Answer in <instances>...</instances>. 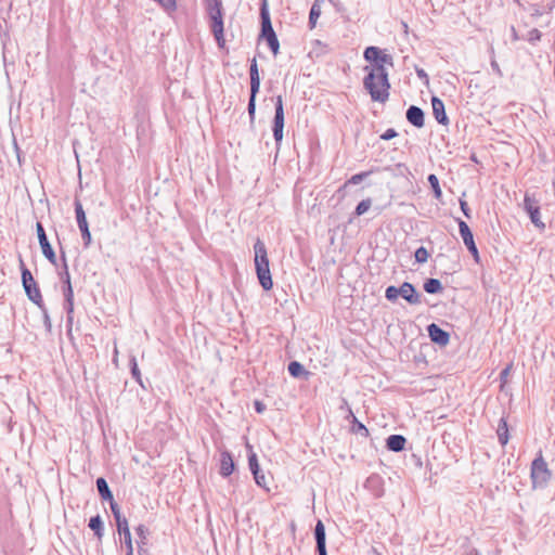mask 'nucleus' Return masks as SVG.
Here are the masks:
<instances>
[{"instance_id": "f257e3e1", "label": "nucleus", "mask_w": 555, "mask_h": 555, "mask_svg": "<svg viewBox=\"0 0 555 555\" xmlns=\"http://www.w3.org/2000/svg\"><path fill=\"white\" fill-rule=\"evenodd\" d=\"M365 61L372 63V66H364L367 73L363 79V87L370 93L373 101H382V49L378 47H367L363 54Z\"/></svg>"}, {"instance_id": "f03ea898", "label": "nucleus", "mask_w": 555, "mask_h": 555, "mask_svg": "<svg viewBox=\"0 0 555 555\" xmlns=\"http://www.w3.org/2000/svg\"><path fill=\"white\" fill-rule=\"evenodd\" d=\"M384 171L387 172V186L393 193L392 196H400L411 191L412 173L405 164L398 162L393 166L384 167Z\"/></svg>"}, {"instance_id": "7ed1b4c3", "label": "nucleus", "mask_w": 555, "mask_h": 555, "mask_svg": "<svg viewBox=\"0 0 555 555\" xmlns=\"http://www.w3.org/2000/svg\"><path fill=\"white\" fill-rule=\"evenodd\" d=\"M254 251L255 268L259 283L264 291H270L273 286V282L269 268V258L267 247L260 238H257V241L255 242Z\"/></svg>"}, {"instance_id": "20e7f679", "label": "nucleus", "mask_w": 555, "mask_h": 555, "mask_svg": "<svg viewBox=\"0 0 555 555\" xmlns=\"http://www.w3.org/2000/svg\"><path fill=\"white\" fill-rule=\"evenodd\" d=\"M20 268L22 273V284L28 299L38 308H43V299L40 288L29 269L26 268L22 257H20Z\"/></svg>"}, {"instance_id": "39448f33", "label": "nucleus", "mask_w": 555, "mask_h": 555, "mask_svg": "<svg viewBox=\"0 0 555 555\" xmlns=\"http://www.w3.org/2000/svg\"><path fill=\"white\" fill-rule=\"evenodd\" d=\"M530 476L533 488L545 487L552 477L547 463L543 459L542 451L538 453L537 457L531 463Z\"/></svg>"}, {"instance_id": "423d86ee", "label": "nucleus", "mask_w": 555, "mask_h": 555, "mask_svg": "<svg viewBox=\"0 0 555 555\" xmlns=\"http://www.w3.org/2000/svg\"><path fill=\"white\" fill-rule=\"evenodd\" d=\"M524 209L529 215L531 222L539 229L544 230L545 223L541 220L540 202L533 195L526 193L524 197Z\"/></svg>"}, {"instance_id": "0eeeda50", "label": "nucleus", "mask_w": 555, "mask_h": 555, "mask_svg": "<svg viewBox=\"0 0 555 555\" xmlns=\"http://www.w3.org/2000/svg\"><path fill=\"white\" fill-rule=\"evenodd\" d=\"M74 206H75L77 224H78V228L80 230L81 237L83 241V247L88 248L91 244L92 237H91V233L89 230V224L87 221L86 212H85L82 204L78 197H75Z\"/></svg>"}, {"instance_id": "6e6552de", "label": "nucleus", "mask_w": 555, "mask_h": 555, "mask_svg": "<svg viewBox=\"0 0 555 555\" xmlns=\"http://www.w3.org/2000/svg\"><path fill=\"white\" fill-rule=\"evenodd\" d=\"M36 231H37V236H38L39 245L41 247L43 256L52 264H56V255H55L54 249L52 248V246H51V244H50V242L48 240L46 230H44V228H43L41 222H37L36 223Z\"/></svg>"}, {"instance_id": "1a4fd4ad", "label": "nucleus", "mask_w": 555, "mask_h": 555, "mask_svg": "<svg viewBox=\"0 0 555 555\" xmlns=\"http://www.w3.org/2000/svg\"><path fill=\"white\" fill-rule=\"evenodd\" d=\"M260 22H261V29H260L259 40L267 39L269 37L276 35L273 29L272 23H271V17H270L267 0H262L261 7H260Z\"/></svg>"}, {"instance_id": "9d476101", "label": "nucleus", "mask_w": 555, "mask_h": 555, "mask_svg": "<svg viewBox=\"0 0 555 555\" xmlns=\"http://www.w3.org/2000/svg\"><path fill=\"white\" fill-rule=\"evenodd\" d=\"M459 230H460V234L463 238L465 246L467 247L469 253L473 255L475 261L479 262V253H478L477 246L474 241L473 233H472L468 224L463 220H459Z\"/></svg>"}, {"instance_id": "9b49d317", "label": "nucleus", "mask_w": 555, "mask_h": 555, "mask_svg": "<svg viewBox=\"0 0 555 555\" xmlns=\"http://www.w3.org/2000/svg\"><path fill=\"white\" fill-rule=\"evenodd\" d=\"M260 90V77H257L256 80H250V95L247 105V112L249 116L250 126L255 125L256 117V98Z\"/></svg>"}, {"instance_id": "f8f14e48", "label": "nucleus", "mask_w": 555, "mask_h": 555, "mask_svg": "<svg viewBox=\"0 0 555 555\" xmlns=\"http://www.w3.org/2000/svg\"><path fill=\"white\" fill-rule=\"evenodd\" d=\"M427 332L431 341L435 344L446 346L450 341V334L435 323H431L427 326Z\"/></svg>"}, {"instance_id": "ddd939ff", "label": "nucleus", "mask_w": 555, "mask_h": 555, "mask_svg": "<svg viewBox=\"0 0 555 555\" xmlns=\"http://www.w3.org/2000/svg\"><path fill=\"white\" fill-rule=\"evenodd\" d=\"M399 296L405 299L410 305H418L421 304V295L417 293L415 287L409 283L404 282L399 287Z\"/></svg>"}, {"instance_id": "4468645a", "label": "nucleus", "mask_w": 555, "mask_h": 555, "mask_svg": "<svg viewBox=\"0 0 555 555\" xmlns=\"http://www.w3.org/2000/svg\"><path fill=\"white\" fill-rule=\"evenodd\" d=\"M406 119L408 121L416 127V128H423L424 125H425V114L423 112V109L418 106H415V105H411L408 109H406Z\"/></svg>"}, {"instance_id": "2eb2a0df", "label": "nucleus", "mask_w": 555, "mask_h": 555, "mask_svg": "<svg viewBox=\"0 0 555 555\" xmlns=\"http://www.w3.org/2000/svg\"><path fill=\"white\" fill-rule=\"evenodd\" d=\"M431 107H433V115L436 118V120L443 126H447L449 124V118L446 114L444 109V103L441 99L438 96L431 98Z\"/></svg>"}, {"instance_id": "dca6fc26", "label": "nucleus", "mask_w": 555, "mask_h": 555, "mask_svg": "<svg viewBox=\"0 0 555 555\" xmlns=\"http://www.w3.org/2000/svg\"><path fill=\"white\" fill-rule=\"evenodd\" d=\"M210 30L217 41V44L220 49L224 48V28H223V18H212L210 21Z\"/></svg>"}, {"instance_id": "f3484780", "label": "nucleus", "mask_w": 555, "mask_h": 555, "mask_svg": "<svg viewBox=\"0 0 555 555\" xmlns=\"http://www.w3.org/2000/svg\"><path fill=\"white\" fill-rule=\"evenodd\" d=\"M235 468V464L232 454L229 451H222L220 454V475L222 477H229Z\"/></svg>"}, {"instance_id": "a211bd4d", "label": "nucleus", "mask_w": 555, "mask_h": 555, "mask_svg": "<svg viewBox=\"0 0 555 555\" xmlns=\"http://www.w3.org/2000/svg\"><path fill=\"white\" fill-rule=\"evenodd\" d=\"M314 539L317 552L326 551V532L322 520H318L314 527Z\"/></svg>"}, {"instance_id": "6ab92c4d", "label": "nucleus", "mask_w": 555, "mask_h": 555, "mask_svg": "<svg viewBox=\"0 0 555 555\" xmlns=\"http://www.w3.org/2000/svg\"><path fill=\"white\" fill-rule=\"evenodd\" d=\"M406 444V438L402 435H391L386 439V448L392 452H401Z\"/></svg>"}, {"instance_id": "aec40b11", "label": "nucleus", "mask_w": 555, "mask_h": 555, "mask_svg": "<svg viewBox=\"0 0 555 555\" xmlns=\"http://www.w3.org/2000/svg\"><path fill=\"white\" fill-rule=\"evenodd\" d=\"M498 439L501 446H506L509 439L508 426L505 417H501L496 428Z\"/></svg>"}, {"instance_id": "412c9836", "label": "nucleus", "mask_w": 555, "mask_h": 555, "mask_svg": "<svg viewBox=\"0 0 555 555\" xmlns=\"http://www.w3.org/2000/svg\"><path fill=\"white\" fill-rule=\"evenodd\" d=\"M273 126L284 127V107L282 95L275 98V114L273 118Z\"/></svg>"}, {"instance_id": "4be33fe9", "label": "nucleus", "mask_w": 555, "mask_h": 555, "mask_svg": "<svg viewBox=\"0 0 555 555\" xmlns=\"http://www.w3.org/2000/svg\"><path fill=\"white\" fill-rule=\"evenodd\" d=\"M287 369H288L289 375L295 377V378H300V377L307 378L308 375H309V372L306 371L304 365L300 362H298V361L289 362Z\"/></svg>"}, {"instance_id": "5701e85b", "label": "nucleus", "mask_w": 555, "mask_h": 555, "mask_svg": "<svg viewBox=\"0 0 555 555\" xmlns=\"http://www.w3.org/2000/svg\"><path fill=\"white\" fill-rule=\"evenodd\" d=\"M96 489L103 501L112 500V498H114L107 481L103 477H99L96 479Z\"/></svg>"}, {"instance_id": "b1692460", "label": "nucleus", "mask_w": 555, "mask_h": 555, "mask_svg": "<svg viewBox=\"0 0 555 555\" xmlns=\"http://www.w3.org/2000/svg\"><path fill=\"white\" fill-rule=\"evenodd\" d=\"M89 528L94 532V535L101 540L104 534L103 520L100 515H95L89 520Z\"/></svg>"}, {"instance_id": "393cba45", "label": "nucleus", "mask_w": 555, "mask_h": 555, "mask_svg": "<svg viewBox=\"0 0 555 555\" xmlns=\"http://www.w3.org/2000/svg\"><path fill=\"white\" fill-rule=\"evenodd\" d=\"M207 11L210 21H212V18H223L222 2L220 0H208Z\"/></svg>"}, {"instance_id": "a878e982", "label": "nucleus", "mask_w": 555, "mask_h": 555, "mask_svg": "<svg viewBox=\"0 0 555 555\" xmlns=\"http://www.w3.org/2000/svg\"><path fill=\"white\" fill-rule=\"evenodd\" d=\"M424 291L428 294H438L443 291V287L438 279H428L424 283Z\"/></svg>"}, {"instance_id": "bb28decb", "label": "nucleus", "mask_w": 555, "mask_h": 555, "mask_svg": "<svg viewBox=\"0 0 555 555\" xmlns=\"http://www.w3.org/2000/svg\"><path fill=\"white\" fill-rule=\"evenodd\" d=\"M129 365H130V372H131V376L132 378L135 379V382L142 387V388H145L144 384H143V380H142V376H141V372L139 370V366H138V363H137V359L134 356H131L130 359H129Z\"/></svg>"}, {"instance_id": "cd10ccee", "label": "nucleus", "mask_w": 555, "mask_h": 555, "mask_svg": "<svg viewBox=\"0 0 555 555\" xmlns=\"http://www.w3.org/2000/svg\"><path fill=\"white\" fill-rule=\"evenodd\" d=\"M60 254H61V259H62L63 269H64V271L61 273V280L63 282V285H67L68 283H70V275L68 272V266H67V261H66L65 251L63 250L62 246L60 247Z\"/></svg>"}, {"instance_id": "c85d7f7f", "label": "nucleus", "mask_w": 555, "mask_h": 555, "mask_svg": "<svg viewBox=\"0 0 555 555\" xmlns=\"http://www.w3.org/2000/svg\"><path fill=\"white\" fill-rule=\"evenodd\" d=\"M320 15H321V9H320V5L318 4V2L315 1L312 4L310 12H309V26L311 29L315 27L317 21L320 17Z\"/></svg>"}, {"instance_id": "c756f323", "label": "nucleus", "mask_w": 555, "mask_h": 555, "mask_svg": "<svg viewBox=\"0 0 555 555\" xmlns=\"http://www.w3.org/2000/svg\"><path fill=\"white\" fill-rule=\"evenodd\" d=\"M428 182L433 189L434 195L437 199H439L442 196V191L439 185V180L436 175L431 173L428 176Z\"/></svg>"}, {"instance_id": "7c9ffc66", "label": "nucleus", "mask_w": 555, "mask_h": 555, "mask_svg": "<svg viewBox=\"0 0 555 555\" xmlns=\"http://www.w3.org/2000/svg\"><path fill=\"white\" fill-rule=\"evenodd\" d=\"M371 171H363V172H360V173H357V175H353L349 180H347V182L345 183V188L349 186V185H356V184H359L361 183L365 178H367L370 176Z\"/></svg>"}, {"instance_id": "2f4dec72", "label": "nucleus", "mask_w": 555, "mask_h": 555, "mask_svg": "<svg viewBox=\"0 0 555 555\" xmlns=\"http://www.w3.org/2000/svg\"><path fill=\"white\" fill-rule=\"evenodd\" d=\"M119 534L130 531L128 520L125 516L120 515L114 518Z\"/></svg>"}, {"instance_id": "473e14b6", "label": "nucleus", "mask_w": 555, "mask_h": 555, "mask_svg": "<svg viewBox=\"0 0 555 555\" xmlns=\"http://www.w3.org/2000/svg\"><path fill=\"white\" fill-rule=\"evenodd\" d=\"M414 256L416 262L425 263L429 258V253L424 246H421L415 250Z\"/></svg>"}, {"instance_id": "72a5a7b5", "label": "nucleus", "mask_w": 555, "mask_h": 555, "mask_svg": "<svg viewBox=\"0 0 555 555\" xmlns=\"http://www.w3.org/2000/svg\"><path fill=\"white\" fill-rule=\"evenodd\" d=\"M248 466H249V469H250L253 475H257V473L261 470L260 466H259V463H258L257 455L254 452H251L248 455Z\"/></svg>"}, {"instance_id": "f704fd0d", "label": "nucleus", "mask_w": 555, "mask_h": 555, "mask_svg": "<svg viewBox=\"0 0 555 555\" xmlns=\"http://www.w3.org/2000/svg\"><path fill=\"white\" fill-rule=\"evenodd\" d=\"M268 43V47L270 48L271 52L273 53V55H278L279 51H280V42H279V39H278V36L274 35L272 37H269L267 39H264Z\"/></svg>"}, {"instance_id": "c9c22d12", "label": "nucleus", "mask_w": 555, "mask_h": 555, "mask_svg": "<svg viewBox=\"0 0 555 555\" xmlns=\"http://www.w3.org/2000/svg\"><path fill=\"white\" fill-rule=\"evenodd\" d=\"M120 535L124 537V544L127 551L126 555H133V545L130 531L121 533Z\"/></svg>"}, {"instance_id": "e433bc0d", "label": "nucleus", "mask_w": 555, "mask_h": 555, "mask_svg": "<svg viewBox=\"0 0 555 555\" xmlns=\"http://www.w3.org/2000/svg\"><path fill=\"white\" fill-rule=\"evenodd\" d=\"M513 369V363L507 364L500 373V382H501V389H503L504 385L507 383L509 373Z\"/></svg>"}, {"instance_id": "4c0bfd02", "label": "nucleus", "mask_w": 555, "mask_h": 555, "mask_svg": "<svg viewBox=\"0 0 555 555\" xmlns=\"http://www.w3.org/2000/svg\"><path fill=\"white\" fill-rule=\"evenodd\" d=\"M371 207V199H363L361 201L357 207H356V211L354 214L357 216H361L363 215L364 212H366L369 210V208Z\"/></svg>"}, {"instance_id": "58836bf2", "label": "nucleus", "mask_w": 555, "mask_h": 555, "mask_svg": "<svg viewBox=\"0 0 555 555\" xmlns=\"http://www.w3.org/2000/svg\"><path fill=\"white\" fill-rule=\"evenodd\" d=\"M385 296L388 300L395 301L399 297V287L388 286L385 292Z\"/></svg>"}, {"instance_id": "ea45409f", "label": "nucleus", "mask_w": 555, "mask_h": 555, "mask_svg": "<svg viewBox=\"0 0 555 555\" xmlns=\"http://www.w3.org/2000/svg\"><path fill=\"white\" fill-rule=\"evenodd\" d=\"M64 301H74V291L72 283H68L67 285H63L62 287Z\"/></svg>"}, {"instance_id": "a19ab883", "label": "nucleus", "mask_w": 555, "mask_h": 555, "mask_svg": "<svg viewBox=\"0 0 555 555\" xmlns=\"http://www.w3.org/2000/svg\"><path fill=\"white\" fill-rule=\"evenodd\" d=\"M254 479L259 487L269 491V488L267 486L266 476L263 475V473L261 470L258 472L257 475H254Z\"/></svg>"}, {"instance_id": "79ce46f5", "label": "nucleus", "mask_w": 555, "mask_h": 555, "mask_svg": "<svg viewBox=\"0 0 555 555\" xmlns=\"http://www.w3.org/2000/svg\"><path fill=\"white\" fill-rule=\"evenodd\" d=\"M249 76H250V80H256L257 77H260L257 61L255 57L250 61Z\"/></svg>"}, {"instance_id": "37998d69", "label": "nucleus", "mask_w": 555, "mask_h": 555, "mask_svg": "<svg viewBox=\"0 0 555 555\" xmlns=\"http://www.w3.org/2000/svg\"><path fill=\"white\" fill-rule=\"evenodd\" d=\"M283 129H284V127H280V126L272 127L273 138L275 140L276 145H280V143L283 140Z\"/></svg>"}, {"instance_id": "c03bdc74", "label": "nucleus", "mask_w": 555, "mask_h": 555, "mask_svg": "<svg viewBox=\"0 0 555 555\" xmlns=\"http://www.w3.org/2000/svg\"><path fill=\"white\" fill-rule=\"evenodd\" d=\"M41 311H42V314H43V324L47 328L48 332H51V328H52V324H51V319H50V315H49V312H48V309L46 308V305L43 304V308H39Z\"/></svg>"}, {"instance_id": "a18cd8bd", "label": "nucleus", "mask_w": 555, "mask_h": 555, "mask_svg": "<svg viewBox=\"0 0 555 555\" xmlns=\"http://www.w3.org/2000/svg\"><path fill=\"white\" fill-rule=\"evenodd\" d=\"M107 501L109 502V507H111L114 518L120 516L121 515L120 507L117 504V502H115L114 498H112V500H107Z\"/></svg>"}, {"instance_id": "49530a36", "label": "nucleus", "mask_w": 555, "mask_h": 555, "mask_svg": "<svg viewBox=\"0 0 555 555\" xmlns=\"http://www.w3.org/2000/svg\"><path fill=\"white\" fill-rule=\"evenodd\" d=\"M135 532H137V534L139 535L140 539H142V540H146L147 539L149 530H147V528L144 525H139L135 528Z\"/></svg>"}, {"instance_id": "de8ad7c7", "label": "nucleus", "mask_w": 555, "mask_h": 555, "mask_svg": "<svg viewBox=\"0 0 555 555\" xmlns=\"http://www.w3.org/2000/svg\"><path fill=\"white\" fill-rule=\"evenodd\" d=\"M73 324H74V314L66 315V332H67L68 337L72 336Z\"/></svg>"}, {"instance_id": "09e8293b", "label": "nucleus", "mask_w": 555, "mask_h": 555, "mask_svg": "<svg viewBox=\"0 0 555 555\" xmlns=\"http://www.w3.org/2000/svg\"><path fill=\"white\" fill-rule=\"evenodd\" d=\"M390 88V85L388 82V77H387V74L384 72V103L387 101L388 99V89Z\"/></svg>"}, {"instance_id": "8fccbe9b", "label": "nucleus", "mask_w": 555, "mask_h": 555, "mask_svg": "<svg viewBox=\"0 0 555 555\" xmlns=\"http://www.w3.org/2000/svg\"><path fill=\"white\" fill-rule=\"evenodd\" d=\"M493 72L499 76V77H502L503 76V73L496 62V60L494 59V56L491 59V63H490Z\"/></svg>"}, {"instance_id": "3c124183", "label": "nucleus", "mask_w": 555, "mask_h": 555, "mask_svg": "<svg viewBox=\"0 0 555 555\" xmlns=\"http://www.w3.org/2000/svg\"><path fill=\"white\" fill-rule=\"evenodd\" d=\"M460 206H461V210L463 211L465 217L469 219L470 218V209H469L467 203L463 199H460Z\"/></svg>"}, {"instance_id": "603ef678", "label": "nucleus", "mask_w": 555, "mask_h": 555, "mask_svg": "<svg viewBox=\"0 0 555 555\" xmlns=\"http://www.w3.org/2000/svg\"><path fill=\"white\" fill-rule=\"evenodd\" d=\"M254 408L256 410L257 413H263L267 409L266 404L260 401V400H255L254 401Z\"/></svg>"}, {"instance_id": "864d4df0", "label": "nucleus", "mask_w": 555, "mask_h": 555, "mask_svg": "<svg viewBox=\"0 0 555 555\" xmlns=\"http://www.w3.org/2000/svg\"><path fill=\"white\" fill-rule=\"evenodd\" d=\"M64 310L66 315L74 314V301H64Z\"/></svg>"}, {"instance_id": "5fc2aeb1", "label": "nucleus", "mask_w": 555, "mask_h": 555, "mask_svg": "<svg viewBox=\"0 0 555 555\" xmlns=\"http://www.w3.org/2000/svg\"><path fill=\"white\" fill-rule=\"evenodd\" d=\"M397 135H398V133L392 128H389L386 131H384V140H390V139H393Z\"/></svg>"}, {"instance_id": "6e6d98bb", "label": "nucleus", "mask_w": 555, "mask_h": 555, "mask_svg": "<svg viewBox=\"0 0 555 555\" xmlns=\"http://www.w3.org/2000/svg\"><path fill=\"white\" fill-rule=\"evenodd\" d=\"M377 481V476H371L365 481V487L367 489H373L375 482Z\"/></svg>"}, {"instance_id": "4d7b16f0", "label": "nucleus", "mask_w": 555, "mask_h": 555, "mask_svg": "<svg viewBox=\"0 0 555 555\" xmlns=\"http://www.w3.org/2000/svg\"><path fill=\"white\" fill-rule=\"evenodd\" d=\"M137 544H138V553L141 555V552L143 550V545L146 544V540L140 539V541H138Z\"/></svg>"}, {"instance_id": "13d9d810", "label": "nucleus", "mask_w": 555, "mask_h": 555, "mask_svg": "<svg viewBox=\"0 0 555 555\" xmlns=\"http://www.w3.org/2000/svg\"><path fill=\"white\" fill-rule=\"evenodd\" d=\"M416 74H417V76L420 78H424V79L428 80V76H427V74H426V72L424 69H422V68L421 69H416Z\"/></svg>"}, {"instance_id": "bf43d9fd", "label": "nucleus", "mask_w": 555, "mask_h": 555, "mask_svg": "<svg viewBox=\"0 0 555 555\" xmlns=\"http://www.w3.org/2000/svg\"><path fill=\"white\" fill-rule=\"evenodd\" d=\"M391 61H392L391 56L384 53V65L391 64Z\"/></svg>"}, {"instance_id": "052dcab7", "label": "nucleus", "mask_w": 555, "mask_h": 555, "mask_svg": "<svg viewBox=\"0 0 555 555\" xmlns=\"http://www.w3.org/2000/svg\"><path fill=\"white\" fill-rule=\"evenodd\" d=\"M531 35H533V37H534L535 39H540V36H541V34H540V31H539L538 29H533V30L531 31Z\"/></svg>"}, {"instance_id": "680f3d73", "label": "nucleus", "mask_w": 555, "mask_h": 555, "mask_svg": "<svg viewBox=\"0 0 555 555\" xmlns=\"http://www.w3.org/2000/svg\"><path fill=\"white\" fill-rule=\"evenodd\" d=\"M358 429H359V430H363V431H365V434L367 433V429H366V428H365V426H364L363 424H361V423H359V424H358Z\"/></svg>"}, {"instance_id": "e2e57ef3", "label": "nucleus", "mask_w": 555, "mask_h": 555, "mask_svg": "<svg viewBox=\"0 0 555 555\" xmlns=\"http://www.w3.org/2000/svg\"><path fill=\"white\" fill-rule=\"evenodd\" d=\"M372 552H373V555H379L377 552V548L375 546H372Z\"/></svg>"}, {"instance_id": "0e129e2a", "label": "nucleus", "mask_w": 555, "mask_h": 555, "mask_svg": "<svg viewBox=\"0 0 555 555\" xmlns=\"http://www.w3.org/2000/svg\"><path fill=\"white\" fill-rule=\"evenodd\" d=\"M319 555H327V551L318 552Z\"/></svg>"}, {"instance_id": "69168bd1", "label": "nucleus", "mask_w": 555, "mask_h": 555, "mask_svg": "<svg viewBox=\"0 0 555 555\" xmlns=\"http://www.w3.org/2000/svg\"><path fill=\"white\" fill-rule=\"evenodd\" d=\"M114 353H115V357L118 356V351H117L116 347H115Z\"/></svg>"}]
</instances>
